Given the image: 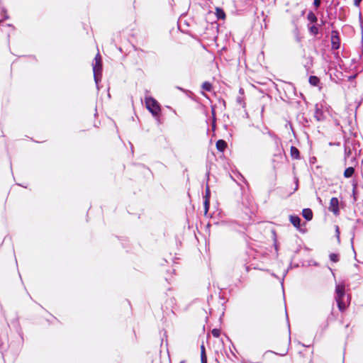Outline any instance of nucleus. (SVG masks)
Instances as JSON below:
<instances>
[{
	"label": "nucleus",
	"mask_w": 363,
	"mask_h": 363,
	"mask_svg": "<svg viewBox=\"0 0 363 363\" xmlns=\"http://www.w3.org/2000/svg\"><path fill=\"white\" fill-rule=\"evenodd\" d=\"M245 270H246V272H250V266L245 265Z\"/></svg>",
	"instance_id": "ea45409f"
},
{
	"label": "nucleus",
	"mask_w": 363,
	"mask_h": 363,
	"mask_svg": "<svg viewBox=\"0 0 363 363\" xmlns=\"http://www.w3.org/2000/svg\"><path fill=\"white\" fill-rule=\"evenodd\" d=\"M163 342H164V337L162 338V342H161V345H163Z\"/></svg>",
	"instance_id": "09e8293b"
},
{
	"label": "nucleus",
	"mask_w": 363,
	"mask_h": 363,
	"mask_svg": "<svg viewBox=\"0 0 363 363\" xmlns=\"http://www.w3.org/2000/svg\"><path fill=\"white\" fill-rule=\"evenodd\" d=\"M223 104L224 106H225V101L224 100H223Z\"/></svg>",
	"instance_id": "13d9d810"
},
{
	"label": "nucleus",
	"mask_w": 363,
	"mask_h": 363,
	"mask_svg": "<svg viewBox=\"0 0 363 363\" xmlns=\"http://www.w3.org/2000/svg\"><path fill=\"white\" fill-rule=\"evenodd\" d=\"M300 95L301 96V97H302V98H303V97H304V96H303V94L300 93Z\"/></svg>",
	"instance_id": "4d7b16f0"
},
{
	"label": "nucleus",
	"mask_w": 363,
	"mask_h": 363,
	"mask_svg": "<svg viewBox=\"0 0 363 363\" xmlns=\"http://www.w3.org/2000/svg\"><path fill=\"white\" fill-rule=\"evenodd\" d=\"M174 1V0H170V2H169V4L170 6L172 7L173 6V4H172V2Z\"/></svg>",
	"instance_id": "49530a36"
},
{
	"label": "nucleus",
	"mask_w": 363,
	"mask_h": 363,
	"mask_svg": "<svg viewBox=\"0 0 363 363\" xmlns=\"http://www.w3.org/2000/svg\"><path fill=\"white\" fill-rule=\"evenodd\" d=\"M272 275L273 277H277V275H276L275 274H274V273H272Z\"/></svg>",
	"instance_id": "603ef678"
},
{
	"label": "nucleus",
	"mask_w": 363,
	"mask_h": 363,
	"mask_svg": "<svg viewBox=\"0 0 363 363\" xmlns=\"http://www.w3.org/2000/svg\"><path fill=\"white\" fill-rule=\"evenodd\" d=\"M291 157L295 160H299L301 158V154L299 150L295 147L291 146L290 148Z\"/></svg>",
	"instance_id": "9b49d317"
},
{
	"label": "nucleus",
	"mask_w": 363,
	"mask_h": 363,
	"mask_svg": "<svg viewBox=\"0 0 363 363\" xmlns=\"http://www.w3.org/2000/svg\"><path fill=\"white\" fill-rule=\"evenodd\" d=\"M6 26L11 28L13 30H15L14 26L11 23L6 24Z\"/></svg>",
	"instance_id": "58836bf2"
},
{
	"label": "nucleus",
	"mask_w": 363,
	"mask_h": 363,
	"mask_svg": "<svg viewBox=\"0 0 363 363\" xmlns=\"http://www.w3.org/2000/svg\"><path fill=\"white\" fill-rule=\"evenodd\" d=\"M355 187H353V194H354Z\"/></svg>",
	"instance_id": "052dcab7"
},
{
	"label": "nucleus",
	"mask_w": 363,
	"mask_h": 363,
	"mask_svg": "<svg viewBox=\"0 0 363 363\" xmlns=\"http://www.w3.org/2000/svg\"><path fill=\"white\" fill-rule=\"evenodd\" d=\"M274 246H275V250H278L277 249V245L275 244Z\"/></svg>",
	"instance_id": "6e6d98bb"
},
{
	"label": "nucleus",
	"mask_w": 363,
	"mask_h": 363,
	"mask_svg": "<svg viewBox=\"0 0 363 363\" xmlns=\"http://www.w3.org/2000/svg\"><path fill=\"white\" fill-rule=\"evenodd\" d=\"M220 333H221V330L219 328H213L211 330V334L214 337H219V336L220 335Z\"/></svg>",
	"instance_id": "393cba45"
},
{
	"label": "nucleus",
	"mask_w": 363,
	"mask_h": 363,
	"mask_svg": "<svg viewBox=\"0 0 363 363\" xmlns=\"http://www.w3.org/2000/svg\"><path fill=\"white\" fill-rule=\"evenodd\" d=\"M330 25L331 27H333V23H331Z\"/></svg>",
	"instance_id": "bf43d9fd"
},
{
	"label": "nucleus",
	"mask_w": 363,
	"mask_h": 363,
	"mask_svg": "<svg viewBox=\"0 0 363 363\" xmlns=\"http://www.w3.org/2000/svg\"><path fill=\"white\" fill-rule=\"evenodd\" d=\"M328 320H331V317H330V315H329V316H328Z\"/></svg>",
	"instance_id": "864d4df0"
},
{
	"label": "nucleus",
	"mask_w": 363,
	"mask_h": 363,
	"mask_svg": "<svg viewBox=\"0 0 363 363\" xmlns=\"http://www.w3.org/2000/svg\"><path fill=\"white\" fill-rule=\"evenodd\" d=\"M329 259L332 262L336 263L340 260V255L338 253H330L329 255Z\"/></svg>",
	"instance_id": "4be33fe9"
},
{
	"label": "nucleus",
	"mask_w": 363,
	"mask_h": 363,
	"mask_svg": "<svg viewBox=\"0 0 363 363\" xmlns=\"http://www.w3.org/2000/svg\"><path fill=\"white\" fill-rule=\"evenodd\" d=\"M145 106L151 113L152 116L161 115V106L160 103L152 96H149L145 98Z\"/></svg>",
	"instance_id": "f03ea898"
},
{
	"label": "nucleus",
	"mask_w": 363,
	"mask_h": 363,
	"mask_svg": "<svg viewBox=\"0 0 363 363\" xmlns=\"http://www.w3.org/2000/svg\"><path fill=\"white\" fill-rule=\"evenodd\" d=\"M329 211L333 212L335 215H338L340 213L339 200L337 197L331 198L330 201Z\"/></svg>",
	"instance_id": "20e7f679"
},
{
	"label": "nucleus",
	"mask_w": 363,
	"mask_h": 363,
	"mask_svg": "<svg viewBox=\"0 0 363 363\" xmlns=\"http://www.w3.org/2000/svg\"><path fill=\"white\" fill-rule=\"evenodd\" d=\"M7 41H8V44H9V43H10V34L7 35Z\"/></svg>",
	"instance_id": "79ce46f5"
},
{
	"label": "nucleus",
	"mask_w": 363,
	"mask_h": 363,
	"mask_svg": "<svg viewBox=\"0 0 363 363\" xmlns=\"http://www.w3.org/2000/svg\"><path fill=\"white\" fill-rule=\"evenodd\" d=\"M330 8H331V6H329L327 8L326 11H327L328 13V10H329V9H330Z\"/></svg>",
	"instance_id": "de8ad7c7"
},
{
	"label": "nucleus",
	"mask_w": 363,
	"mask_h": 363,
	"mask_svg": "<svg viewBox=\"0 0 363 363\" xmlns=\"http://www.w3.org/2000/svg\"><path fill=\"white\" fill-rule=\"evenodd\" d=\"M340 228L338 225H335V236L337 237L338 242H340Z\"/></svg>",
	"instance_id": "2f4dec72"
},
{
	"label": "nucleus",
	"mask_w": 363,
	"mask_h": 363,
	"mask_svg": "<svg viewBox=\"0 0 363 363\" xmlns=\"http://www.w3.org/2000/svg\"><path fill=\"white\" fill-rule=\"evenodd\" d=\"M216 16L218 19L224 20L225 18V13L221 8L217 7L216 9Z\"/></svg>",
	"instance_id": "dca6fc26"
},
{
	"label": "nucleus",
	"mask_w": 363,
	"mask_h": 363,
	"mask_svg": "<svg viewBox=\"0 0 363 363\" xmlns=\"http://www.w3.org/2000/svg\"><path fill=\"white\" fill-rule=\"evenodd\" d=\"M308 29L311 35H317L319 33V26L313 24L311 26H308Z\"/></svg>",
	"instance_id": "4468645a"
},
{
	"label": "nucleus",
	"mask_w": 363,
	"mask_h": 363,
	"mask_svg": "<svg viewBox=\"0 0 363 363\" xmlns=\"http://www.w3.org/2000/svg\"><path fill=\"white\" fill-rule=\"evenodd\" d=\"M314 160H315V157L313 158L312 162H314Z\"/></svg>",
	"instance_id": "0e129e2a"
},
{
	"label": "nucleus",
	"mask_w": 363,
	"mask_h": 363,
	"mask_svg": "<svg viewBox=\"0 0 363 363\" xmlns=\"http://www.w3.org/2000/svg\"><path fill=\"white\" fill-rule=\"evenodd\" d=\"M325 23H326L325 21H324L323 19L320 20V26H324L325 24Z\"/></svg>",
	"instance_id": "a19ab883"
},
{
	"label": "nucleus",
	"mask_w": 363,
	"mask_h": 363,
	"mask_svg": "<svg viewBox=\"0 0 363 363\" xmlns=\"http://www.w3.org/2000/svg\"><path fill=\"white\" fill-rule=\"evenodd\" d=\"M239 92H240V94H244V90H243V89H242V88H240V90H239Z\"/></svg>",
	"instance_id": "37998d69"
},
{
	"label": "nucleus",
	"mask_w": 363,
	"mask_h": 363,
	"mask_svg": "<svg viewBox=\"0 0 363 363\" xmlns=\"http://www.w3.org/2000/svg\"><path fill=\"white\" fill-rule=\"evenodd\" d=\"M209 175H210V170H208L206 173V189H205V194L203 195V200L204 199H206L208 201H210V199H211V190H210V187L208 186V180H209Z\"/></svg>",
	"instance_id": "0eeeda50"
},
{
	"label": "nucleus",
	"mask_w": 363,
	"mask_h": 363,
	"mask_svg": "<svg viewBox=\"0 0 363 363\" xmlns=\"http://www.w3.org/2000/svg\"><path fill=\"white\" fill-rule=\"evenodd\" d=\"M95 111H96V113H95L94 116H97V114H98V113H97V110H96V108L95 109Z\"/></svg>",
	"instance_id": "3c124183"
},
{
	"label": "nucleus",
	"mask_w": 363,
	"mask_h": 363,
	"mask_svg": "<svg viewBox=\"0 0 363 363\" xmlns=\"http://www.w3.org/2000/svg\"><path fill=\"white\" fill-rule=\"evenodd\" d=\"M344 149H345V157H344L345 165H347L348 160L350 159V157L351 156H352V149L347 143H345L344 145Z\"/></svg>",
	"instance_id": "6e6552de"
},
{
	"label": "nucleus",
	"mask_w": 363,
	"mask_h": 363,
	"mask_svg": "<svg viewBox=\"0 0 363 363\" xmlns=\"http://www.w3.org/2000/svg\"><path fill=\"white\" fill-rule=\"evenodd\" d=\"M318 199L319 200L320 202H321L320 198L318 197Z\"/></svg>",
	"instance_id": "680f3d73"
},
{
	"label": "nucleus",
	"mask_w": 363,
	"mask_h": 363,
	"mask_svg": "<svg viewBox=\"0 0 363 363\" xmlns=\"http://www.w3.org/2000/svg\"><path fill=\"white\" fill-rule=\"evenodd\" d=\"M319 114L323 115V112L318 108V106L316 105L315 117L317 118L318 121H320V118L318 116Z\"/></svg>",
	"instance_id": "c756f323"
},
{
	"label": "nucleus",
	"mask_w": 363,
	"mask_h": 363,
	"mask_svg": "<svg viewBox=\"0 0 363 363\" xmlns=\"http://www.w3.org/2000/svg\"><path fill=\"white\" fill-rule=\"evenodd\" d=\"M362 0H354V5L356 7H359Z\"/></svg>",
	"instance_id": "72a5a7b5"
},
{
	"label": "nucleus",
	"mask_w": 363,
	"mask_h": 363,
	"mask_svg": "<svg viewBox=\"0 0 363 363\" xmlns=\"http://www.w3.org/2000/svg\"><path fill=\"white\" fill-rule=\"evenodd\" d=\"M294 183H295V188L294 191H297L298 189V178L297 177H294Z\"/></svg>",
	"instance_id": "473e14b6"
},
{
	"label": "nucleus",
	"mask_w": 363,
	"mask_h": 363,
	"mask_svg": "<svg viewBox=\"0 0 363 363\" xmlns=\"http://www.w3.org/2000/svg\"><path fill=\"white\" fill-rule=\"evenodd\" d=\"M339 4H340V2H339V1L336 2V3L335 4V5H334V7L336 9V8L339 6Z\"/></svg>",
	"instance_id": "c03bdc74"
},
{
	"label": "nucleus",
	"mask_w": 363,
	"mask_h": 363,
	"mask_svg": "<svg viewBox=\"0 0 363 363\" xmlns=\"http://www.w3.org/2000/svg\"><path fill=\"white\" fill-rule=\"evenodd\" d=\"M289 221L298 230H301V219L298 215H290L289 216Z\"/></svg>",
	"instance_id": "423d86ee"
},
{
	"label": "nucleus",
	"mask_w": 363,
	"mask_h": 363,
	"mask_svg": "<svg viewBox=\"0 0 363 363\" xmlns=\"http://www.w3.org/2000/svg\"><path fill=\"white\" fill-rule=\"evenodd\" d=\"M236 101H237L238 104L241 105L242 107H245V102L243 101V98L242 97L238 96L237 99H236Z\"/></svg>",
	"instance_id": "7c9ffc66"
},
{
	"label": "nucleus",
	"mask_w": 363,
	"mask_h": 363,
	"mask_svg": "<svg viewBox=\"0 0 363 363\" xmlns=\"http://www.w3.org/2000/svg\"><path fill=\"white\" fill-rule=\"evenodd\" d=\"M286 353H287V352H286L285 353L281 354L280 355H281V356H284V355H286Z\"/></svg>",
	"instance_id": "8fccbe9b"
},
{
	"label": "nucleus",
	"mask_w": 363,
	"mask_h": 363,
	"mask_svg": "<svg viewBox=\"0 0 363 363\" xmlns=\"http://www.w3.org/2000/svg\"><path fill=\"white\" fill-rule=\"evenodd\" d=\"M335 301L339 311L340 312H344L347 308V306L344 302V299H336Z\"/></svg>",
	"instance_id": "6ab92c4d"
},
{
	"label": "nucleus",
	"mask_w": 363,
	"mask_h": 363,
	"mask_svg": "<svg viewBox=\"0 0 363 363\" xmlns=\"http://www.w3.org/2000/svg\"><path fill=\"white\" fill-rule=\"evenodd\" d=\"M220 342H221V343H222V345H223V350H224V352H225V354H226L227 357H228V359H230L233 360V359H232V358H231V357H230V355L228 354V353L227 352V351L225 350V349L224 348L223 340L222 339L220 340Z\"/></svg>",
	"instance_id": "f704fd0d"
},
{
	"label": "nucleus",
	"mask_w": 363,
	"mask_h": 363,
	"mask_svg": "<svg viewBox=\"0 0 363 363\" xmlns=\"http://www.w3.org/2000/svg\"><path fill=\"white\" fill-rule=\"evenodd\" d=\"M211 114H212V123H211V129L213 132H215L216 128V108L214 106H211Z\"/></svg>",
	"instance_id": "f8f14e48"
},
{
	"label": "nucleus",
	"mask_w": 363,
	"mask_h": 363,
	"mask_svg": "<svg viewBox=\"0 0 363 363\" xmlns=\"http://www.w3.org/2000/svg\"><path fill=\"white\" fill-rule=\"evenodd\" d=\"M160 116H161V115H159L158 116H154V117L156 118V120H157V121L158 124L162 123Z\"/></svg>",
	"instance_id": "4c0bfd02"
},
{
	"label": "nucleus",
	"mask_w": 363,
	"mask_h": 363,
	"mask_svg": "<svg viewBox=\"0 0 363 363\" xmlns=\"http://www.w3.org/2000/svg\"><path fill=\"white\" fill-rule=\"evenodd\" d=\"M286 91L289 92L291 91L295 96L296 95V89L294 84L291 82H288L286 84Z\"/></svg>",
	"instance_id": "412c9836"
},
{
	"label": "nucleus",
	"mask_w": 363,
	"mask_h": 363,
	"mask_svg": "<svg viewBox=\"0 0 363 363\" xmlns=\"http://www.w3.org/2000/svg\"><path fill=\"white\" fill-rule=\"evenodd\" d=\"M227 143L222 139L218 140L216 143V147L218 151L223 152L227 147Z\"/></svg>",
	"instance_id": "1a4fd4ad"
},
{
	"label": "nucleus",
	"mask_w": 363,
	"mask_h": 363,
	"mask_svg": "<svg viewBox=\"0 0 363 363\" xmlns=\"http://www.w3.org/2000/svg\"><path fill=\"white\" fill-rule=\"evenodd\" d=\"M355 77V75L351 76L350 78L353 79Z\"/></svg>",
	"instance_id": "5fc2aeb1"
},
{
	"label": "nucleus",
	"mask_w": 363,
	"mask_h": 363,
	"mask_svg": "<svg viewBox=\"0 0 363 363\" xmlns=\"http://www.w3.org/2000/svg\"><path fill=\"white\" fill-rule=\"evenodd\" d=\"M340 48V36L337 30L331 31V48L333 50H338Z\"/></svg>",
	"instance_id": "7ed1b4c3"
},
{
	"label": "nucleus",
	"mask_w": 363,
	"mask_h": 363,
	"mask_svg": "<svg viewBox=\"0 0 363 363\" xmlns=\"http://www.w3.org/2000/svg\"><path fill=\"white\" fill-rule=\"evenodd\" d=\"M266 130H267V134L273 139L274 140H277L278 139V137L277 135L274 133L272 132V130H269L268 128H265Z\"/></svg>",
	"instance_id": "a878e982"
},
{
	"label": "nucleus",
	"mask_w": 363,
	"mask_h": 363,
	"mask_svg": "<svg viewBox=\"0 0 363 363\" xmlns=\"http://www.w3.org/2000/svg\"><path fill=\"white\" fill-rule=\"evenodd\" d=\"M164 335L165 336V342H166V345H167V335H166V332H164Z\"/></svg>",
	"instance_id": "a18cd8bd"
},
{
	"label": "nucleus",
	"mask_w": 363,
	"mask_h": 363,
	"mask_svg": "<svg viewBox=\"0 0 363 363\" xmlns=\"http://www.w3.org/2000/svg\"><path fill=\"white\" fill-rule=\"evenodd\" d=\"M286 316L287 324H288V327H289V335H290L291 334V329H290V324H289L287 313H286Z\"/></svg>",
	"instance_id": "e433bc0d"
},
{
	"label": "nucleus",
	"mask_w": 363,
	"mask_h": 363,
	"mask_svg": "<svg viewBox=\"0 0 363 363\" xmlns=\"http://www.w3.org/2000/svg\"><path fill=\"white\" fill-rule=\"evenodd\" d=\"M1 14L3 16V20H7L9 18V16L7 13V10L5 8L2 9Z\"/></svg>",
	"instance_id": "cd10ccee"
},
{
	"label": "nucleus",
	"mask_w": 363,
	"mask_h": 363,
	"mask_svg": "<svg viewBox=\"0 0 363 363\" xmlns=\"http://www.w3.org/2000/svg\"><path fill=\"white\" fill-rule=\"evenodd\" d=\"M314 160H315V157L313 158L312 162H314Z\"/></svg>",
	"instance_id": "e2e57ef3"
},
{
	"label": "nucleus",
	"mask_w": 363,
	"mask_h": 363,
	"mask_svg": "<svg viewBox=\"0 0 363 363\" xmlns=\"http://www.w3.org/2000/svg\"><path fill=\"white\" fill-rule=\"evenodd\" d=\"M345 296V289L344 284H336L335 286V300L344 299Z\"/></svg>",
	"instance_id": "39448f33"
},
{
	"label": "nucleus",
	"mask_w": 363,
	"mask_h": 363,
	"mask_svg": "<svg viewBox=\"0 0 363 363\" xmlns=\"http://www.w3.org/2000/svg\"><path fill=\"white\" fill-rule=\"evenodd\" d=\"M322 0H313V5L315 10H318V9L320 6Z\"/></svg>",
	"instance_id": "bb28decb"
},
{
	"label": "nucleus",
	"mask_w": 363,
	"mask_h": 363,
	"mask_svg": "<svg viewBox=\"0 0 363 363\" xmlns=\"http://www.w3.org/2000/svg\"><path fill=\"white\" fill-rule=\"evenodd\" d=\"M94 62L92 63V69L94 72V79L96 86L97 89H99V82L102 78V58L99 53H98L94 57Z\"/></svg>",
	"instance_id": "f257e3e1"
},
{
	"label": "nucleus",
	"mask_w": 363,
	"mask_h": 363,
	"mask_svg": "<svg viewBox=\"0 0 363 363\" xmlns=\"http://www.w3.org/2000/svg\"><path fill=\"white\" fill-rule=\"evenodd\" d=\"M307 19L311 23L315 24L318 21V18L315 14L312 11H309L307 14Z\"/></svg>",
	"instance_id": "f3484780"
},
{
	"label": "nucleus",
	"mask_w": 363,
	"mask_h": 363,
	"mask_svg": "<svg viewBox=\"0 0 363 363\" xmlns=\"http://www.w3.org/2000/svg\"><path fill=\"white\" fill-rule=\"evenodd\" d=\"M204 215L206 216L210 208V201L203 200Z\"/></svg>",
	"instance_id": "b1692460"
},
{
	"label": "nucleus",
	"mask_w": 363,
	"mask_h": 363,
	"mask_svg": "<svg viewBox=\"0 0 363 363\" xmlns=\"http://www.w3.org/2000/svg\"><path fill=\"white\" fill-rule=\"evenodd\" d=\"M226 337H227L228 340L231 342V347H230V353L232 354L233 356H234L235 358H237L235 354L233 352V350H232V347H233L234 350H236L234 344L231 342V340L230 339V337L228 336H226Z\"/></svg>",
	"instance_id": "c85d7f7f"
},
{
	"label": "nucleus",
	"mask_w": 363,
	"mask_h": 363,
	"mask_svg": "<svg viewBox=\"0 0 363 363\" xmlns=\"http://www.w3.org/2000/svg\"><path fill=\"white\" fill-rule=\"evenodd\" d=\"M354 173V167L353 166H350L347 167L344 171V177L347 179L351 178Z\"/></svg>",
	"instance_id": "ddd939ff"
},
{
	"label": "nucleus",
	"mask_w": 363,
	"mask_h": 363,
	"mask_svg": "<svg viewBox=\"0 0 363 363\" xmlns=\"http://www.w3.org/2000/svg\"><path fill=\"white\" fill-rule=\"evenodd\" d=\"M201 88L204 91H211L213 89V85L211 82L206 81V82H203V84H201Z\"/></svg>",
	"instance_id": "aec40b11"
},
{
	"label": "nucleus",
	"mask_w": 363,
	"mask_h": 363,
	"mask_svg": "<svg viewBox=\"0 0 363 363\" xmlns=\"http://www.w3.org/2000/svg\"><path fill=\"white\" fill-rule=\"evenodd\" d=\"M309 84L313 86H318L320 82V79L315 75H311L308 78Z\"/></svg>",
	"instance_id": "2eb2a0df"
},
{
	"label": "nucleus",
	"mask_w": 363,
	"mask_h": 363,
	"mask_svg": "<svg viewBox=\"0 0 363 363\" xmlns=\"http://www.w3.org/2000/svg\"><path fill=\"white\" fill-rule=\"evenodd\" d=\"M347 164H349L350 166H353L354 167H356V165L357 164V160L355 155L351 156L350 157V159L348 160Z\"/></svg>",
	"instance_id": "5701e85b"
},
{
	"label": "nucleus",
	"mask_w": 363,
	"mask_h": 363,
	"mask_svg": "<svg viewBox=\"0 0 363 363\" xmlns=\"http://www.w3.org/2000/svg\"><path fill=\"white\" fill-rule=\"evenodd\" d=\"M302 216L306 221H311L313 219V213L311 208H303L302 211Z\"/></svg>",
	"instance_id": "9d476101"
},
{
	"label": "nucleus",
	"mask_w": 363,
	"mask_h": 363,
	"mask_svg": "<svg viewBox=\"0 0 363 363\" xmlns=\"http://www.w3.org/2000/svg\"><path fill=\"white\" fill-rule=\"evenodd\" d=\"M288 270H289V269H286V270L284 272V275H283V277H282V279H281V286H283V285H284V277H286V274H287V272H288Z\"/></svg>",
	"instance_id": "c9c22d12"
},
{
	"label": "nucleus",
	"mask_w": 363,
	"mask_h": 363,
	"mask_svg": "<svg viewBox=\"0 0 363 363\" xmlns=\"http://www.w3.org/2000/svg\"><path fill=\"white\" fill-rule=\"evenodd\" d=\"M201 363H207V355L203 343L201 345Z\"/></svg>",
	"instance_id": "a211bd4d"
}]
</instances>
